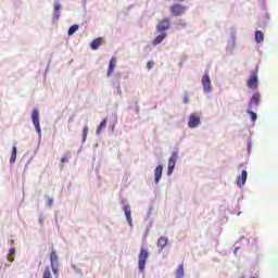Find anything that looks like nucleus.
<instances>
[{"instance_id": "nucleus-4", "label": "nucleus", "mask_w": 278, "mask_h": 278, "mask_svg": "<svg viewBox=\"0 0 278 278\" xmlns=\"http://www.w3.org/2000/svg\"><path fill=\"white\" fill-rule=\"evenodd\" d=\"M31 121L39 138H42V129L40 128V112L38 111V109L33 110Z\"/></svg>"}, {"instance_id": "nucleus-17", "label": "nucleus", "mask_w": 278, "mask_h": 278, "mask_svg": "<svg viewBox=\"0 0 278 278\" xmlns=\"http://www.w3.org/2000/svg\"><path fill=\"white\" fill-rule=\"evenodd\" d=\"M166 244H168V238L164 236L160 237L156 242L159 253H162V251H164V249L166 248Z\"/></svg>"}, {"instance_id": "nucleus-14", "label": "nucleus", "mask_w": 278, "mask_h": 278, "mask_svg": "<svg viewBox=\"0 0 278 278\" xmlns=\"http://www.w3.org/2000/svg\"><path fill=\"white\" fill-rule=\"evenodd\" d=\"M168 34L167 33H160L153 40L152 46L157 47V45H162L164 40H166Z\"/></svg>"}, {"instance_id": "nucleus-44", "label": "nucleus", "mask_w": 278, "mask_h": 278, "mask_svg": "<svg viewBox=\"0 0 278 278\" xmlns=\"http://www.w3.org/2000/svg\"><path fill=\"white\" fill-rule=\"evenodd\" d=\"M11 244H14V240H11Z\"/></svg>"}, {"instance_id": "nucleus-30", "label": "nucleus", "mask_w": 278, "mask_h": 278, "mask_svg": "<svg viewBox=\"0 0 278 278\" xmlns=\"http://www.w3.org/2000/svg\"><path fill=\"white\" fill-rule=\"evenodd\" d=\"M182 103H185V105H188V103H190V97L188 96V92L184 93Z\"/></svg>"}, {"instance_id": "nucleus-1", "label": "nucleus", "mask_w": 278, "mask_h": 278, "mask_svg": "<svg viewBox=\"0 0 278 278\" xmlns=\"http://www.w3.org/2000/svg\"><path fill=\"white\" fill-rule=\"evenodd\" d=\"M50 266L55 278L60 275V256L55 251H52L50 254Z\"/></svg>"}, {"instance_id": "nucleus-24", "label": "nucleus", "mask_w": 278, "mask_h": 278, "mask_svg": "<svg viewBox=\"0 0 278 278\" xmlns=\"http://www.w3.org/2000/svg\"><path fill=\"white\" fill-rule=\"evenodd\" d=\"M79 29V25L74 24L70 27L67 35L68 36H73L77 30Z\"/></svg>"}, {"instance_id": "nucleus-6", "label": "nucleus", "mask_w": 278, "mask_h": 278, "mask_svg": "<svg viewBox=\"0 0 278 278\" xmlns=\"http://www.w3.org/2000/svg\"><path fill=\"white\" fill-rule=\"evenodd\" d=\"M170 29V20L168 17L163 18L156 24L157 34H166Z\"/></svg>"}, {"instance_id": "nucleus-12", "label": "nucleus", "mask_w": 278, "mask_h": 278, "mask_svg": "<svg viewBox=\"0 0 278 278\" xmlns=\"http://www.w3.org/2000/svg\"><path fill=\"white\" fill-rule=\"evenodd\" d=\"M123 212L126 216V220H127L129 227H134V222L131 219V206L129 204H124Z\"/></svg>"}, {"instance_id": "nucleus-38", "label": "nucleus", "mask_w": 278, "mask_h": 278, "mask_svg": "<svg viewBox=\"0 0 278 278\" xmlns=\"http://www.w3.org/2000/svg\"><path fill=\"white\" fill-rule=\"evenodd\" d=\"M116 79H121V73L115 74Z\"/></svg>"}, {"instance_id": "nucleus-23", "label": "nucleus", "mask_w": 278, "mask_h": 278, "mask_svg": "<svg viewBox=\"0 0 278 278\" xmlns=\"http://www.w3.org/2000/svg\"><path fill=\"white\" fill-rule=\"evenodd\" d=\"M16 153H17L16 146H13L11 157H10V164H14L16 162Z\"/></svg>"}, {"instance_id": "nucleus-8", "label": "nucleus", "mask_w": 278, "mask_h": 278, "mask_svg": "<svg viewBox=\"0 0 278 278\" xmlns=\"http://www.w3.org/2000/svg\"><path fill=\"white\" fill-rule=\"evenodd\" d=\"M179 157L178 152H173L168 160L167 175L170 177L173 175V170H175V164H177V160Z\"/></svg>"}, {"instance_id": "nucleus-21", "label": "nucleus", "mask_w": 278, "mask_h": 278, "mask_svg": "<svg viewBox=\"0 0 278 278\" xmlns=\"http://www.w3.org/2000/svg\"><path fill=\"white\" fill-rule=\"evenodd\" d=\"M255 41L257 43L264 42V33L262 30H256L255 31Z\"/></svg>"}, {"instance_id": "nucleus-33", "label": "nucleus", "mask_w": 278, "mask_h": 278, "mask_svg": "<svg viewBox=\"0 0 278 278\" xmlns=\"http://www.w3.org/2000/svg\"><path fill=\"white\" fill-rule=\"evenodd\" d=\"M47 206H48V207H53V198H48V200H47Z\"/></svg>"}, {"instance_id": "nucleus-20", "label": "nucleus", "mask_w": 278, "mask_h": 278, "mask_svg": "<svg viewBox=\"0 0 278 278\" xmlns=\"http://www.w3.org/2000/svg\"><path fill=\"white\" fill-rule=\"evenodd\" d=\"M105 127H108V118H104L100 125L98 126V129L96 131V134L99 136L101 134V131H103V129H105Z\"/></svg>"}, {"instance_id": "nucleus-16", "label": "nucleus", "mask_w": 278, "mask_h": 278, "mask_svg": "<svg viewBox=\"0 0 278 278\" xmlns=\"http://www.w3.org/2000/svg\"><path fill=\"white\" fill-rule=\"evenodd\" d=\"M164 172V166L157 165L154 169V182L155 186L160 184V179H162V173Z\"/></svg>"}, {"instance_id": "nucleus-43", "label": "nucleus", "mask_w": 278, "mask_h": 278, "mask_svg": "<svg viewBox=\"0 0 278 278\" xmlns=\"http://www.w3.org/2000/svg\"><path fill=\"white\" fill-rule=\"evenodd\" d=\"M178 1L181 3V2H184V1H186V0H178Z\"/></svg>"}, {"instance_id": "nucleus-13", "label": "nucleus", "mask_w": 278, "mask_h": 278, "mask_svg": "<svg viewBox=\"0 0 278 278\" xmlns=\"http://www.w3.org/2000/svg\"><path fill=\"white\" fill-rule=\"evenodd\" d=\"M116 64H118V60H116L115 56H112L110 62H109L106 77H112V75L114 74V71L116 68Z\"/></svg>"}, {"instance_id": "nucleus-19", "label": "nucleus", "mask_w": 278, "mask_h": 278, "mask_svg": "<svg viewBox=\"0 0 278 278\" xmlns=\"http://www.w3.org/2000/svg\"><path fill=\"white\" fill-rule=\"evenodd\" d=\"M102 41H103L102 38H97V39H94V40L91 42V45H90L91 49H92L93 51H97V49H99V47H101V42H102Z\"/></svg>"}, {"instance_id": "nucleus-18", "label": "nucleus", "mask_w": 278, "mask_h": 278, "mask_svg": "<svg viewBox=\"0 0 278 278\" xmlns=\"http://www.w3.org/2000/svg\"><path fill=\"white\" fill-rule=\"evenodd\" d=\"M235 49H236V36L231 35L227 43V51H229V53H232Z\"/></svg>"}, {"instance_id": "nucleus-31", "label": "nucleus", "mask_w": 278, "mask_h": 278, "mask_svg": "<svg viewBox=\"0 0 278 278\" xmlns=\"http://www.w3.org/2000/svg\"><path fill=\"white\" fill-rule=\"evenodd\" d=\"M116 94H118L119 97L123 96V89L121 88V83L119 81L117 83V86H116Z\"/></svg>"}, {"instance_id": "nucleus-40", "label": "nucleus", "mask_w": 278, "mask_h": 278, "mask_svg": "<svg viewBox=\"0 0 278 278\" xmlns=\"http://www.w3.org/2000/svg\"><path fill=\"white\" fill-rule=\"evenodd\" d=\"M68 123H73V117H70Z\"/></svg>"}, {"instance_id": "nucleus-34", "label": "nucleus", "mask_w": 278, "mask_h": 278, "mask_svg": "<svg viewBox=\"0 0 278 278\" xmlns=\"http://www.w3.org/2000/svg\"><path fill=\"white\" fill-rule=\"evenodd\" d=\"M154 64H155V63H153V61H149V62L147 63V68H148V71H151V68H153Z\"/></svg>"}, {"instance_id": "nucleus-41", "label": "nucleus", "mask_w": 278, "mask_h": 278, "mask_svg": "<svg viewBox=\"0 0 278 278\" xmlns=\"http://www.w3.org/2000/svg\"><path fill=\"white\" fill-rule=\"evenodd\" d=\"M248 150L251 151V143H249Z\"/></svg>"}, {"instance_id": "nucleus-7", "label": "nucleus", "mask_w": 278, "mask_h": 278, "mask_svg": "<svg viewBox=\"0 0 278 278\" xmlns=\"http://www.w3.org/2000/svg\"><path fill=\"white\" fill-rule=\"evenodd\" d=\"M247 86L251 90H257V86H260V79L257 78V70L251 73V76L247 81Z\"/></svg>"}, {"instance_id": "nucleus-25", "label": "nucleus", "mask_w": 278, "mask_h": 278, "mask_svg": "<svg viewBox=\"0 0 278 278\" xmlns=\"http://www.w3.org/2000/svg\"><path fill=\"white\" fill-rule=\"evenodd\" d=\"M247 114L251 115V121L253 123H255V121H257V113L253 112V109H248Z\"/></svg>"}, {"instance_id": "nucleus-27", "label": "nucleus", "mask_w": 278, "mask_h": 278, "mask_svg": "<svg viewBox=\"0 0 278 278\" xmlns=\"http://www.w3.org/2000/svg\"><path fill=\"white\" fill-rule=\"evenodd\" d=\"M71 157V152H66L62 159H61V164H66L68 163V159Z\"/></svg>"}, {"instance_id": "nucleus-39", "label": "nucleus", "mask_w": 278, "mask_h": 278, "mask_svg": "<svg viewBox=\"0 0 278 278\" xmlns=\"http://www.w3.org/2000/svg\"><path fill=\"white\" fill-rule=\"evenodd\" d=\"M9 262H14V257H9Z\"/></svg>"}, {"instance_id": "nucleus-42", "label": "nucleus", "mask_w": 278, "mask_h": 278, "mask_svg": "<svg viewBox=\"0 0 278 278\" xmlns=\"http://www.w3.org/2000/svg\"><path fill=\"white\" fill-rule=\"evenodd\" d=\"M151 215V210L149 211V213H148V216H150Z\"/></svg>"}, {"instance_id": "nucleus-3", "label": "nucleus", "mask_w": 278, "mask_h": 278, "mask_svg": "<svg viewBox=\"0 0 278 278\" xmlns=\"http://www.w3.org/2000/svg\"><path fill=\"white\" fill-rule=\"evenodd\" d=\"M149 258V250L141 248L139 256H138V269L139 273H144V268L147 266V260Z\"/></svg>"}, {"instance_id": "nucleus-37", "label": "nucleus", "mask_w": 278, "mask_h": 278, "mask_svg": "<svg viewBox=\"0 0 278 278\" xmlns=\"http://www.w3.org/2000/svg\"><path fill=\"white\" fill-rule=\"evenodd\" d=\"M240 249V247H237L233 251L235 255H238V250Z\"/></svg>"}, {"instance_id": "nucleus-35", "label": "nucleus", "mask_w": 278, "mask_h": 278, "mask_svg": "<svg viewBox=\"0 0 278 278\" xmlns=\"http://www.w3.org/2000/svg\"><path fill=\"white\" fill-rule=\"evenodd\" d=\"M39 225L43 226L45 225V217H42V214L39 215Z\"/></svg>"}, {"instance_id": "nucleus-36", "label": "nucleus", "mask_w": 278, "mask_h": 278, "mask_svg": "<svg viewBox=\"0 0 278 278\" xmlns=\"http://www.w3.org/2000/svg\"><path fill=\"white\" fill-rule=\"evenodd\" d=\"M15 253H16V249L11 248V249L9 250V255H14Z\"/></svg>"}, {"instance_id": "nucleus-2", "label": "nucleus", "mask_w": 278, "mask_h": 278, "mask_svg": "<svg viewBox=\"0 0 278 278\" xmlns=\"http://www.w3.org/2000/svg\"><path fill=\"white\" fill-rule=\"evenodd\" d=\"M201 84H202L203 92L205 94L212 93V90H214V88L212 87V79H210V71L206 70L204 72L201 79Z\"/></svg>"}, {"instance_id": "nucleus-10", "label": "nucleus", "mask_w": 278, "mask_h": 278, "mask_svg": "<svg viewBox=\"0 0 278 278\" xmlns=\"http://www.w3.org/2000/svg\"><path fill=\"white\" fill-rule=\"evenodd\" d=\"M201 125V117L197 113H192L189 116V122H188V128L189 129H197Z\"/></svg>"}, {"instance_id": "nucleus-11", "label": "nucleus", "mask_w": 278, "mask_h": 278, "mask_svg": "<svg viewBox=\"0 0 278 278\" xmlns=\"http://www.w3.org/2000/svg\"><path fill=\"white\" fill-rule=\"evenodd\" d=\"M60 10H62V3H60V0H55L52 13V18L54 23H58L60 21V17L62 16V12Z\"/></svg>"}, {"instance_id": "nucleus-28", "label": "nucleus", "mask_w": 278, "mask_h": 278, "mask_svg": "<svg viewBox=\"0 0 278 278\" xmlns=\"http://www.w3.org/2000/svg\"><path fill=\"white\" fill-rule=\"evenodd\" d=\"M88 131H89L88 126H85L83 129V142H86V138H88Z\"/></svg>"}, {"instance_id": "nucleus-5", "label": "nucleus", "mask_w": 278, "mask_h": 278, "mask_svg": "<svg viewBox=\"0 0 278 278\" xmlns=\"http://www.w3.org/2000/svg\"><path fill=\"white\" fill-rule=\"evenodd\" d=\"M187 10H188V7L179 3H175L169 8V12L172 16H181L182 14H186Z\"/></svg>"}, {"instance_id": "nucleus-45", "label": "nucleus", "mask_w": 278, "mask_h": 278, "mask_svg": "<svg viewBox=\"0 0 278 278\" xmlns=\"http://www.w3.org/2000/svg\"><path fill=\"white\" fill-rule=\"evenodd\" d=\"M241 278H244V276H242Z\"/></svg>"}, {"instance_id": "nucleus-32", "label": "nucleus", "mask_w": 278, "mask_h": 278, "mask_svg": "<svg viewBox=\"0 0 278 278\" xmlns=\"http://www.w3.org/2000/svg\"><path fill=\"white\" fill-rule=\"evenodd\" d=\"M71 267L73 268V270H75V273H77L78 275H81V269L77 267V265L72 264Z\"/></svg>"}, {"instance_id": "nucleus-29", "label": "nucleus", "mask_w": 278, "mask_h": 278, "mask_svg": "<svg viewBox=\"0 0 278 278\" xmlns=\"http://www.w3.org/2000/svg\"><path fill=\"white\" fill-rule=\"evenodd\" d=\"M177 25H178V27H181V29H186L188 24L186 23L185 20H178Z\"/></svg>"}, {"instance_id": "nucleus-22", "label": "nucleus", "mask_w": 278, "mask_h": 278, "mask_svg": "<svg viewBox=\"0 0 278 278\" xmlns=\"http://www.w3.org/2000/svg\"><path fill=\"white\" fill-rule=\"evenodd\" d=\"M186 273L184 271V264H180L176 271V278H184Z\"/></svg>"}, {"instance_id": "nucleus-26", "label": "nucleus", "mask_w": 278, "mask_h": 278, "mask_svg": "<svg viewBox=\"0 0 278 278\" xmlns=\"http://www.w3.org/2000/svg\"><path fill=\"white\" fill-rule=\"evenodd\" d=\"M42 278H53V275H51V267H46L43 270Z\"/></svg>"}, {"instance_id": "nucleus-9", "label": "nucleus", "mask_w": 278, "mask_h": 278, "mask_svg": "<svg viewBox=\"0 0 278 278\" xmlns=\"http://www.w3.org/2000/svg\"><path fill=\"white\" fill-rule=\"evenodd\" d=\"M262 103V94L255 92L248 104V110H255Z\"/></svg>"}, {"instance_id": "nucleus-15", "label": "nucleus", "mask_w": 278, "mask_h": 278, "mask_svg": "<svg viewBox=\"0 0 278 278\" xmlns=\"http://www.w3.org/2000/svg\"><path fill=\"white\" fill-rule=\"evenodd\" d=\"M247 177H248L247 169H243L241 175L238 176L237 178L238 188H244V185L247 184Z\"/></svg>"}]
</instances>
